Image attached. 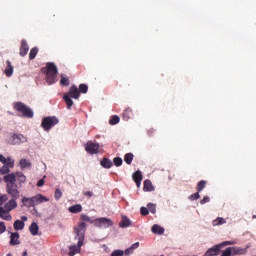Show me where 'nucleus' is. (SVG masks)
<instances>
[{"label":"nucleus","mask_w":256,"mask_h":256,"mask_svg":"<svg viewBox=\"0 0 256 256\" xmlns=\"http://www.w3.org/2000/svg\"><path fill=\"white\" fill-rule=\"evenodd\" d=\"M83 195H84L85 197H88L89 199H91V197H93V192H91V191H85V192H83Z\"/></svg>","instance_id":"nucleus-49"},{"label":"nucleus","mask_w":256,"mask_h":256,"mask_svg":"<svg viewBox=\"0 0 256 256\" xmlns=\"http://www.w3.org/2000/svg\"><path fill=\"white\" fill-rule=\"evenodd\" d=\"M11 211L5 210V208L0 207V219H3L4 221H11L13 219V216H11Z\"/></svg>","instance_id":"nucleus-16"},{"label":"nucleus","mask_w":256,"mask_h":256,"mask_svg":"<svg viewBox=\"0 0 256 256\" xmlns=\"http://www.w3.org/2000/svg\"><path fill=\"white\" fill-rule=\"evenodd\" d=\"M19 165L21 169H26V167H31V162L27 161V159H21Z\"/></svg>","instance_id":"nucleus-34"},{"label":"nucleus","mask_w":256,"mask_h":256,"mask_svg":"<svg viewBox=\"0 0 256 256\" xmlns=\"http://www.w3.org/2000/svg\"><path fill=\"white\" fill-rule=\"evenodd\" d=\"M119 227H122V229L131 227V220L129 218H127V216H123L122 221L119 224Z\"/></svg>","instance_id":"nucleus-21"},{"label":"nucleus","mask_w":256,"mask_h":256,"mask_svg":"<svg viewBox=\"0 0 256 256\" xmlns=\"http://www.w3.org/2000/svg\"><path fill=\"white\" fill-rule=\"evenodd\" d=\"M37 53H39V48H37V47H34L30 50V53H29L30 61H33V59H35L37 57Z\"/></svg>","instance_id":"nucleus-30"},{"label":"nucleus","mask_w":256,"mask_h":256,"mask_svg":"<svg viewBox=\"0 0 256 256\" xmlns=\"http://www.w3.org/2000/svg\"><path fill=\"white\" fill-rule=\"evenodd\" d=\"M43 185H45V180L44 179H40L37 183V187H43Z\"/></svg>","instance_id":"nucleus-52"},{"label":"nucleus","mask_w":256,"mask_h":256,"mask_svg":"<svg viewBox=\"0 0 256 256\" xmlns=\"http://www.w3.org/2000/svg\"><path fill=\"white\" fill-rule=\"evenodd\" d=\"M227 221H225V218L218 217L217 219L213 220V226L216 227L217 225H225Z\"/></svg>","instance_id":"nucleus-33"},{"label":"nucleus","mask_w":256,"mask_h":256,"mask_svg":"<svg viewBox=\"0 0 256 256\" xmlns=\"http://www.w3.org/2000/svg\"><path fill=\"white\" fill-rule=\"evenodd\" d=\"M6 191H7L8 195H11L12 199H19L20 192L17 187V184L6 185Z\"/></svg>","instance_id":"nucleus-8"},{"label":"nucleus","mask_w":256,"mask_h":256,"mask_svg":"<svg viewBox=\"0 0 256 256\" xmlns=\"http://www.w3.org/2000/svg\"><path fill=\"white\" fill-rule=\"evenodd\" d=\"M133 157H135L133 155V153H127L124 155V161L127 165H131V163H133Z\"/></svg>","instance_id":"nucleus-31"},{"label":"nucleus","mask_w":256,"mask_h":256,"mask_svg":"<svg viewBox=\"0 0 256 256\" xmlns=\"http://www.w3.org/2000/svg\"><path fill=\"white\" fill-rule=\"evenodd\" d=\"M119 121H121V118H119V116L114 115L110 118L109 123L110 125H117V123H119Z\"/></svg>","instance_id":"nucleus-35"},{"label":"nucleus","mask_w":256,"mask_h":256,"mask_svg":"<svg viewBox=\"0 0 256 256\" xmlns=\"http://www.w3.org/2000/svg\"><path fill=\"white\" fill-rule=\"evenodd\" d=\"M91 225L99 229H108V227H113V220L105 217L96 218L91 222Z\"/></svg>","instance_id":"nucleus-5"},{"label":"nucleus","mask_w":256,"mask_h":256,"mask_svg":"<svg viewBox=\"0 0 256 256\" xmlns=\"http://www.w3.org/2000/svg\"><path fill=\"white\" fill-rule=\"evenodd\" d=\"M200 197H201V195H199V192L197 191V193H194V194L190 195L188 197V199L190 201H197V199H199Z\"/></svg>","instance_id":"nucleus-41"},{"label":"nucleus","mask_w":256,"mask_h":256,"mask_svg":"<svg viewBox=\"0 0 256 256\" xmlns=\"http://www.w3.org/2000/svg\"><path fill=\"white\" fill-rule=\"evenodd\" d=\"M32 201H33L34 207H35V205H41V203H47V201H49V200L47 197H45L41 194H37L36 196L32 197Z\"/></svg>","instance_id":"nucleus-13"},{"label":"nucleus","mask_w":256,"mask_h":256,"mask_svg":"<svg viewBox=\"0 0 256 256\" xmlns=\"http://www.w3.org/2000/svg\"><path fill=\"white\" fill-rule=\"evenodd\" d=\"M100 165L104 168V169H111V167H113V161H111V159L109 158H103L100 161Z\"/></svg>","instance_id":"nucleus-17"},{"label":"nucleus","mask_w":256,"mask_h":256,"mask_svg":"<svg viewBox=\"0 0 256 256\" xmlns=\"http://www.w3.org/2000/svg\"><path fill=\"white\" fill-rule=\"evenodd\" d=\"M63 99L67 105V109H71V107H73V99L71 96H69V94H64Z\"/></svg>","instance_id":"nucleus-26"},{"label":"nucleus","mask_w":256,"mask_h":256,"mask_svg":"<svg viewBox=\"0 0 256 256\" xmlns=\"http://www.w3.org/2000/svg\"><path fill=\"white\" fill-rule=\"evenodd\" d=\"M13 108L15 111H18V113H22V117H26V119H33L34 117L33 109L29 108V106L23 102H14Z\"/></svg>","instance_id":"nucleus-3"},{"label":"nucleus","mask_w":256,"mask_h":256,"mask_svg":"<svg viewBox=\"0 0 256 256\" xmlns=\"http://www.w3.org/2000/svg\"><path fill=\"white\" fill-rule=\"evenodd\" d=\"M3 209L6 211H13V209H17V199H10L7 203L4 204Z\"/></svg>","instance_id":"nucleus-11"},{"label":"nucleus","mask_w":256,"mask_h":256,"mask_svg":"<svg viewBox=\"0 0 256 256\" xmlns=\"http://www.w3.org/2000/svg\"><path fill=\"white\" fill-rule=\"evenodd\" d=\"M211 198L209 196H204L202 200H200V205H205V203H209Z\"/></svg>","instance_id":"nucleus-46"},{"label":"nucleus","mask_w":256,"mask_h":256,"mask_svg":"<svg viewBox=\"0 0 256 256\" xmlns=\"http://www.w3.org/2000/svg\"><path fill=\"white\" fill-rule=\"evenodd\" d=\"M8 143L9 145H21V143H27V137L23 134H13Z\"/></svg>","instance_id":"nucleus-7"},{"label":"nucleus","mask_w":256,"mask_h":256,"mask_svg":"<svg viewBox=\"0 0 256 256\" xmlns=\"http://www.w3.org/2000/svg\"><path fill=\"white\" fill-rule=\"evenodd\" d=\"M80 219H81V221H87L88 223L93 222V220H91V217H89L87 214H82L80 216Z\"/></svg>","instance_id":"nucleus-42"},{"label":"nucleus","mask_w":256,"mask_h":256,"mask_svg":"<svg viewBox=\"0 0 256 256\" xmlns=\"http://www.w3.org/2000/svg\"><path fill=\"white\" fill-rule=\"evenodd\" d=\"M125 255H133L134 250H132L130 247L125 250Z\"/></svg>","instance_id":"nucleus-51"},{"label":"nucleus","mask_w":256,"mask_h":256,"mask_svg":"<svg viewBox=\"0 0 256 256\" xmlns=\"http://www.w3.org/2000/svg\"><path fill=\"white\" fill-rule=\"evenodd\" d=\"M78 91L79 93H87V91H89V86H87V84H80Z\"/></svg>","instance_id":"nucleus-38"},{"label":"nucleus","mask_w":256,"mask_h":256,"mask_svg":"<svg viewBox=\"0 0 256 256\" xmlns=\"http://www.w3.org/2000/svg\"><path fill=\"white\" fill-rule=\"evenodd\" d=\"M22 256H27V251L23 252Z\"/></svg>","instance_id":"nucleus-54"},{"label":"nucleus","mask_w":256,"mask_h":256,"mask_svg":"<svg viewBox=\"0 0 256 256\" xmlns=\"http://www.w3.org/2000/svg\"><path fill=\"white\" fill-rule=\"evenodd\" d=\"M4 181L6 185H16L17 183V176L16 173H10L4 176Z\"/></svg>","instance_id":"nucleus-10"},{"label":"nucleus","mask_w":256,"mask_h":256,"mask_svg":"<svg viewBox=\"0 0 256 256\" xmlns=\"http://www.w3.org/2000/svg\"><path fill=\"white\" fill-rule=\"evenodd\" d=\"M22 203H23L24 207H35V204L33 202V197H31V198L23 197Z\"/></svg>","instance_id":"nucleus-23"},{"label":"nucleus","mask_w":256,"mask_h":256,"mask_svg":"<svg viewBox=\"0 0 256 256\" xmlns=\"http://www.w3.org/2000/svg\"><path fill=\"white\" fill-rule=\"evenodd\" d=\"M60 85H63L64 87H68V85H69V78L61 76Z\"/></svg>","instance_id":"nucleus-40"},{"label":"nucleus","mask_w":256,"mask_h":256,"mask_svg":"<svg viewBox=\"0 0 256 256\" xmlns=\"http://www.w3.org/2000/svg\"><path fill=\"white\" fill-rule=\"evenodd\" d=\"M27 53H29V44L27 43V40H22L19 55L20 57H25Z\"/></svg>","instance_id":"nucleus-14"},{"label":"nucleus","mask_w":256,"mask_h":256,"mask_svg":"<svg viewBox=\"0 0 256 256\" xmlns=\"http://www.w3.org/2000/svg\"><path fill=\"white\" fill-rule=\"evenodd\" d=\"M148 211L152 212L153 214L156 213L157 211V207L155 206V204L149 203L148 204Z\"/></svg>","instance_id":"nucleus-43"},{"label":"nucleus","mask_w":256,"mask_h":256,"mask_svg":"<svg viewBox=\"0 0 256 256\" xmlns=\"http://www.w3.org/2000/svg\"><path fill=\"white\" fill-rule=\"evenodd\" d=\"M6 69H5V75L6 77H11L13 75V65H11V61H6Z\"/></svg>","instance_id":"nucleus-22"},{"label":"nucleus","mask_w":256,"mask_h":256,"mask_svg":"<svg viewBox=\"0 0 256 256\" xmlns=\"http://www.w3.org/2000/svg\"><path fill=\"white\" fill-rule=\"evenodd\" d=\"M29 231H30L31 235H37L39 233V225H37V223L33 222L29 227Z\"/></svg>","instance_id":"nucleus-27"},{"label":"nucleus","mask_w":256,"mask_h":256,"mask_svg":"<svg viewBox=\"0 0 256 256\" xmlns=\"http://www.w3.org/2000/svg\"><path fill=\"white\" fill-rule=\"evenodd\" d=\"M68 211L70 213H81L83 211V206H81V204L72 205L69 207Z\"/></svg>","instance_id":"nucleus-20"},{"label":"nucleus","mask_w":256,"mask_h":256,"mask_svg":"<svg viewBox=\"0 0 256 256\" xmlns=\"http://www.w3.org/2000/svg\"><path fill=\"white\" fill-rule=\"evenodd\" d=\"M7 231V226H5V222L0 221V234L5 233Z\"/></svg>","instance_id":"nucleus-47"},{"label":"nucleus","mask_w":256,"mask_h":256,"mask_svg":"<svg viewBox=\"0 0 256 256\" xmlns=\"http://www.w3.org/2000/svg\"><path fill=\"white\" fill-rule=\"evenodd\" d=\"M144 191H153V183H151V180H145L144 181Z\"/></svg>","instance_id":"nucleus-32"},{"label":"nucleus","mask_w":256,"mask_h":256,"mask_svg":"<svg viewBox=\"0 0 256 256\" xmlns=\"http://www.w3.org/2000/svg\"><path fill=\"white\" fill-rule=\"evenodd\" d=\"M122 115H123L124 121H129V119L133 117V110H131V108H127L126 110H124Z\"/></svg>","instance_id":"nucleus-25"},{"label":"nucleus","mask_w":256,"mask_h":256,"mask_svg":"<svg viewBox=\"0 0 256 256\" xmlns=\"http://www.w3.org/2000/svg\"><path fill=\"white\" fill-rule=\"evenodd\" d=\"M61 197H63V192H61L60 189H56L54 193V198L56 199V201H59Z\"/></svg>","instance_id":"nucleus-39"},{"label":"nucleus","mask_w":256,"mask_h":256,"mask_svg":"<svg viewBox=\"0 0 256 256\" xmlns=\"http://www.w3.org/2000/svg\"><path fill=\"white\" fill-rule=\"evenodd\" d=\"M139 245H140L139 242H135L134 244L131 245L130 249L132 251H135V249H139Z\"/></svg>","instance_id":"nucleus-48"},{"label":"nucleus","mask_w":256,"mask_h":256,"mask_svg":"<svg viewBox=\"0 0 256 256\" xmlns=\"http://www.w3.org/2000/svg\"><path fill=\"white\" fill-rule=\"evenodd\" d=\"M59 123V119L55 116H48L42 119L41 127L44 131H49Z\"/></svg>","instance_id":"nucleus-6"},{"label":"nucleus","mask_w":256,"mask_h":256,"mask_svg":"<svg viewBox=\"0 0 256 256\" xmlns=\"http://www.w3.org/2000/svg\"><path fill=\"white\" fill-rule=\"evenodd\" d=\"M152 233L155 235H163L165 233V229L157 224H154L151 228Z\"/></svg>","instance_id":"nucleus-19"},{"label":"nucleus","mask_w":256,"mask_h":256,"mask_svg":"<svg viewBox=\"0 0 256 256\" xmlns=\"http://www.w3.org/2000/svg\"><path fill=\"white\" fill-rule=\"evenodd\" d=\"M21 219H22V221H27L28 220L27 216H22Z\"/></svg>","instance_id":"nucleus-53"},{"label":"nucleus","mask_w":256,"mask_h":256,"mask_svg":"<svg viewBox=\"0 0 256 256\" xmlns=\"http://www.w3.org/2000/svg\"><path fill=\"white\" fill-rule=\"evenodd\" d=\"M85 151L90 155H97L99 153V144L89 141L85 146Z\"/></svg>","instance_id":"nucleus-9"},{"label":"nucleus","mask_w":256,"mask_h":256,"mask_svg":"<svg viewBox=\"0 0 256 256\" xmlns=\"http://www.w3.org/2000/svg\"><path fill=\"white\" fill-rule=\"evenodd\" d=\"M74 231L78 237V246L70 247V256H75L79 251H81V247L83 246V241L85 240V231H87V224L85 222H79L76 227H74Z\"/></svg>","instance_id":"nucleus-1"},{"label":"nucleus","mask_w":256,"mask_h":256,"mask_svg":"<svg viewBox=\"0 0 256 256\" xmlns=\"http://www.w3.org/2000/svg\"><path fill=\"white\" fill-rule=\"evenodd\" d=\"M6 256H13L11 253H8Z\"/></svg>","instance_id":"nucleus-55"},{"label":"nucleus","mask_w":256,"mask_h":256,"mask_svg":"<svg viewBox=\"0 0 256 256\" xmlns=\"http://www.w3.org/2000/svg\"><path fill=\"white\" fill-rule=\"evenodd\" d=\"M113 163L115 167H121V165H123V159L121 157H115Z\"/></svg>","instance_id":"nucleus-37"},{"label":"nucleus","mask_w":256,"mask_h":256,"mask_svg":"<svg viewBox=\"0 0 256 256\" xmlns=\"http://www.w3.org/2000/svg\"><path fill=\"white\" fill-rule=\"evenodd\" d=\"M7 195H2L1 197H0V205H3L4 203H5V201H7Z\"/></svg>","instance_id":"nucleus-50"},{"label":"nucleus","mask_w":256,"mask_h":256,"mask_svg":"<svg viewBox=\"0 0 256 256\" xmlns=\"http://www.w3.org/2000/svg\"><path fill=\"white\" fill-rule=\"evenodd\" d=\"M0 163H3V166L0 167V175H8V173H11V169L15 167V160L11 157L5 158L3 154H0Z\"/></svg>","instance_id":"nucleus-4"},{"label":"nucleus","mask_w":256,"mask_h":256,"mask_svg":"<svg viewBox=\"0 0 256 256\" xmlns=\"http://www.w3.org/2000/svg\"><path fill=\"white\" fill-rule=\"evenodd\" d=\"M42 73L46 74V81L48 85H53L57 81V66L53 62H48L46 67L42 69Z\"/></svg>","instance_id":"nucleus-2"},{"label":"nucleus","mask_w":256,"mask_h":256,"mask_svg":"<svg viewBox=\"0 0 256 256\" xmlns=\"http://www.w3.org/2000/svg\"><path fill=\"white\" fill-rule=\"evenodd\" d=\"M16 179L20 183H25V181H27V176L23 172H16Z\"/></svg>","instance_id":"nucleus-29"},{"label":"nucleus","mask_w":256,"mask_h":256,"mask_svg":"<svg viewBox=\"0 0 256 256\" xmlns=\"http://www.w3.org/2000/svg\"><path fill=\"white\" fill-rule=\"evenodd\" d=\"M140 213L143 217H146V215L149 213V209L147 207H141Z\"/></svg>","instance_id":"nucleus-45"},{"label":"nucleus","mask_w":256,"mask_h":256,"mask_svg":"<svg viewBox=\"0 0 256 256\" xmlns=\"http://www.w3.org/2000/svg\"><path fill=\"white\" fill-rule=\"evenodd\" d=\"M252 218H253V219H256V215H253Z\"/></svg>","instance_id":"nucleus-56"},{"label":"nucleus","mask_w":256,"mask_h":256,"mask_svg":"<svg viewBox=\"0 0 256 256\" xmlns=\"http://www.w3.org/2000/svg\"><path fill=\"white\" fill-rule=\"evenodd\" d=\"M21 242L19 241V232H13L10 236V245H19Z\"/></svg>","instance_id":"nucleus-18"},{"label":"nucleus","mask_w":256,"mask_h":256,"mask_svg":"<svg viewBox=\"0 0 256 256\" xmlns=\"http://www.w3.org/2000/svg\"><path fill=\"white\" fill-rule=\"evenodd\" d=\"M23 229H25V222H23L21 220H16L14 222V230L15 231H23Z\"/></svg>","instance_id":"nucleus-24"},{"label":"nucleus","mask_w":256,"mask_h":256,"mask_svg":"<svg viewBox=\"0 0 256 256\" xmlns=\"http://www.w3.org/2000/svg\"><path fill=\"white\" fill-rule=\"evenodd\" d=\"M132 179L136 183L137 187H141V181H143V174L141 173V170L134 172Z\"/></svg>","instance_id":"nucleus-15"},{"label":"nucleus","mask_w":256,"mask_h":256,"mask_svg":"<svg viewBox=\"0 0 256 256\" xmlns=\"http://www.w3.org/2000/svg\"><path fill=\"white\" fill-rule=\"evenodd\" d=\"M125 252L123 250H115L112 252L111 256H124Z\"/></svg>","instance_id":"nucleus-44"},{"label":"nucleus","mask_w":256,"mask_h":256,"mask_svg":"<svg viewBox=\"0 0 256 256\" xmlns=\"http://www.w3.org/2000/svg\"><path fill=\"white\" fill-rule=\"evenodd\" d=\"M234 255H243L245 250L243 248L231 247Z\"/></svg>","instance_id":"nucleus-36"},{"label":"nucleus","mask_w":256,"mask_h":256,"mask_svg":"<svg viewBox=\"0 0 256 256\" xmlns=\"http://www.w3.org/2000/svg\"><path fill=\"white\" fill-rule=\"evenodd\" d=\"M66 95H69L72 99H79L80 93H79V88L77 86L73 85L70 87L68 93Z\"/></svg>","instance_id":"nucleus-12"},{"label":"nucleus","mask_w":256,"mask_h":256,"mask_svg":"<svg viewBox=\"0 0 256 256\" xmlns=\"http://www.w3.org/2000/svg\"><path fill=\"white\" fill-rule=\"evenodd\" d=\"M205 187H207V181L201 180V181H199V182L197 183L196 191H197L198 193H201V191H202Z\"/></svg>","instance_id":"nucleus-28"}]
</instances>
